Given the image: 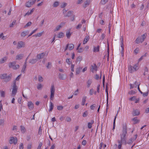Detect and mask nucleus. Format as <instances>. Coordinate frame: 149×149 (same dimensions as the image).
I'll return each mask as SVG.
<instances>
[{"mask_svg":"<svg viewBox=\"0 0 149 149\" xmlns=\"http://www.w3.org/2000/svg\"><path fill=\"white\" fill-rule=\"evenodd\" d=\"M123 133L122 134L120 135L121 140H118V143H123L125 145H126L127 144V142L126 141V138L125 137L127 133V127L126 123H125L123 124Z\"/></svg>","mask_w":149,"mask_h":149,"instance_id":"obj_1","label":"nucleus"},{"mask_svg":"<svg viewBox=\"0 0 149 149\" xmlns=\"http://www.w3.org/2000/svg\"><path fill=\"white\" fill-rule=\"evenodd\" d=\"M12 75L10 74L8 75L7 73L1 74L0 75V78L2 79H3L5 82H8L11 80Z\"/></svg>","mask_w":149,"mask_h":149,"instance_id":"obj_2","label":"nucleus"},{"mask_svg":"<svg viewBox=\"0 0 149 149\" xmlns=\"http://www.w3.org/2000/svg\"><path fill=\"white\" fill-rule=\"evenodd\" d=\"M16 63V61L10 63H9V66L10 68H12L14 70H16L19 68V65H15Z\"/></svg>","mask_w":149,"mask_h":149,"instance_id":"obj_3","label":"nucleus"},{"mask_svg":"<svg viewBox=\"0 0 149 149\" xmlns=\"http://www.w3.org/2000/svg\"><path fill=\"white\" fill-rule=\"evenodd\" d=\"M55 92V88L54 85H52L50 89V99L52 100H53L54 99V95Z\"/></svg>","mask_w":149,"mask_h":149,"instance_id":"obj_4","label":"nucleus"},{"mask_svg":"<svg viewBox=\"0 0 149 149\" xmlns=\"http://www.w3.org/2000/svg\"><path fill=\"white\" fill-rule=\"evenodd\" d=\"M48 55V53L46 54L45 52H43L38 54L37 55V58L38 59L43 58L45 56H47Z\"/></svg>","mask_w":149,"mask_h":149,"instance_id":"obj_5","label":"nucleus"},{"mask_svg":"<svg viewBox=\"0 0 149 149\" xmlns=\"http://www.w3.org/2000/svg\"><path fill=\"white\" fill-rule=\"evenodd\" d=\"M17 141V139L16 137H12L10 138V139L9 141V143L11 144L13 143L14 144H16Z\"/></svg>","mask_w":149,"mask_h":149,"instance_id":"obj_6","label":"nucleus"},{"mask_svg":"<svg viewBox=\"0 0 149 149\" xmlns=\"http://www.w3.org/2000/svg\"><path fill=\"white\" fill-rule=\"evenodd\" d=\"M25 43L23 41H19L18 43L17 48L19 49L21 47H25Z\"/></svg>","mask_w":149,"mask_h":149,"instance_id":"obj_7","label":"nucleus"},{"mask_svg":"<svg viewBox=\"0 0 149 149\" xmlns=\"http://www.w3.org/2000/svg\"><path fill=\"white\" fill-rule=\"evenodd\" d=\"M35 3V1H29L27 2L25 4L26 7L28 8H29L34 3Z\"/></svg>","mask_w":149,"mask_h":149,"instance_id":"obj_8","label":"nucleus"},{"mask_svg":"<svg viewBox=\"0 0 149 149\" xmlns=\"http://www.w3.org/2000/svg\"><path fill=\"white\" fill-rule=\"evenodd\" d=\"M135 138H131L130 139H129L128 141L127 142V144H130L132 142H133V141L135 140L137 138V134H136L135 135Z\"/></svg>","mask_w":149,"mask_h":149,"instance_id":"obj_9","label":"nucleus"},{"mask_svg":"<svg viewBox=\"0 0 149 149\" xmlns=\"http://www.w3.org/2000/svg\"><path fill=\"white\" fill-rule=\"evenodd\" d=\"M17 90V86H13L12 91V94L15 95L16 93Z\"/></svg>","mask_w":149,"mask_h":149,"instance_id":"obj_10","label":"nucleus"},{"mask_svg":"<svg viewBox=\"0 0 149 149\" xmlns=\"http://www.w3.org/2000/svg\"><path fill=\"white\" fill-rule=\"evenodd\" d=\"M140 114V111L138 109L133 110L132 114L133 116H138Z\"/></svg>","mask_w":149,"mask_h":149,"instance_id":"obj_11","label":"nucleus"},{"mask_svg":"<svg viewBox=\"0 0 149 149\" xmlns=\"http://www.w3.org/2000/svg\"><path fill=\"white\" fill-rule=\"evenodd\" d=\"M94 65H91V70L93 73L94 72V70L97 71V66L95 64Z\"/></svg>","mask_w":149,"mask_h":149,"instance_id":"obj_12","label":"nucleus"},{"mask_svg":"<svg viewBox=\"0 0 149 149\" xmlns=\"http://www.w3.org/2000/svg\"><path fill=\"white\" fill-rule=\"evenodd\" d=\"M24 56V54H20L17 55L16 56L15 59L16 60H19L22 59Z\"/></svg>","mask_w":149,"mask_h":149,"instance_id":"obj_13","label":"nucleus"},{"mask_svg":"<svg viewBox=\"0 0 149 149\" xmlns=\"http://www.w3.org/2000/svg\"><path fill=\"white\" fill-rule=\"evenodd\" d=\"M28 106L30 110H32L33 109V104L31 102H28Z\"/></svg>","mask_w":149,"mask_h":149,"instance_id":"obj_14","label":"nucleus"},{"mask_svg":"<svg viewBox=\"0 0 149 149\" xmlns=\"http://www.w3.org/2000/svg\"><path fill=\"white\" fill-rule=\"evenodd\" d=\"M29 32V31L28 30L24 31L21 33V36L22 37H24L27 35L28 34Z\"/></svg>","mask_w":149,"mask_h":149,"instance_id":"obj_15","label":"nucleus"},{"mask_svg":"<svg viewBox=\"0 0 149 149\" xmlns=\"http://www.w3.org/2000/svg\"><path fill=\"white\" fill-rule=\"evenodd\" d=\"M59 78L60 79L64 80L66 77V75L64 74H62L61 73H59Z\"/></svg>","mask_w":149,"mask_h":149,"instance_id":"obj_16","label":"nucleus"},{"mask_svg":"<svg viewBox=\"0 0 149 149\" xmlns=\"http://www.w3.org/2000/svg\"><path fill=\"white\" fill-rule=\"evenodd\" d=\"M73 12L72 11H68L67 14L64 15V17H69L70 16H72V15H74L73 14Z\"/></svg>","mask_w":149,"mask_h":149,"instance_id":"obj_17","label":"nucleus"},{"mask_svg":"<svg viewBox=\"0 0 149 149\" xmlns=\"http://www.w3.org/2000/svg\"><path fill=\"white\" fill-rule=\"evenodd\" d=\"M37 61V60L36 59H31L29 60V63L33 64L36 63Z\"/></svg>","mask_w":149,"mask_h":149,"instance_id":"obj_18","label":"nucleus"},{"mask_svg":"<svg viewBox=\"0 0 149 149\" xmlns=\"http://www.w3.org/2000/svg\"><path fill=\"white\" fill-rule=\"evenodd\" d=\"M90 0H87L85 1L84 3V4L83 5V7L84 8H86L87 6L90 4Z\"/></svg>","mask_w":149,"mask_h":149,"instance_id":"obj_19","label":"nucleus"},{"mask_svg":"<svg viewBox=\"0 0 149 149\" xmlns=\"http://www.w3.org/2000/svg\"><path fill=\"white\" fill-rule=\"evenodd\" d=\"M89 37L88 36H86L85 38L84 39V40L83 41V44H84L86 43L89 40Z\"/></svg>","mask_w":149,"mask_h":149,"instance_id":"obj_20","label":"nucleus"},{"mask_svg":"<svg viewBox=\"0 0 149 149\" xmlns=\"http://www.w3.org/2000/svg\"><path fill=\"white\" fill-rule=\"evenodd\" d=\"M136 43L139 44L140 42H143V41H142L141 37H138L136 39Z\"/></svg>","mask_w":149,"mask_h":149,"instance_id":"obj_21","label":"nucleus"},{"mask_svg":"<svg viewBox=\"0 0 149 149\" xmlns=\"http://www.w3.org/2000/svg\"><path fill=\"white\" fill-rule=\"evenodd\" d=\"M136 117H134L132 119V120L134 121V124H135L139 122L140 120L137 119Z\"/></svg>","mask_w":149,"mask_h":149,"instance_id":"obj_22","label":"nucleus"},{"mask_svg":"<svg viewBox=\"0 0 149 149\" xmlns=\"http://www.w3.org/2000/svg\"><path fill=\"white\" fill-rule=\"evenodd\" d=\"M34 8H33L31 10L30 12H29V11H28L25 14L24 16H25L26 15H29L31 14L34 11Z\"/></svg>","mask_w":149,"mask_h":149,"instance_id":"obj_23","label":"nucleus"},{"mask_svg":"<svg viewBox=\"0 0 149 149\" xmlns=\"http://www.w3.org/2000/svg\"><path fill=\"white\" fill-rule=\"evenodd\" d=\"M7 59L8 57L7 56H6L4 57L0 60V63L1 64L3 63Z\"/></svg>","mask_w":149,"mask_h":149,"instance_id":"obj_24","label":"nucleus"},{"mask_svg":"<svg viewBox=\"0 0 149 149\" xmlns=\"http://www.w3.org/2000/svg\"><path fill=\"white\" fill-rule=\"evenodd\" d=\"M50 108L49 109V111L50 112L52 111L53 110V107H54V104L51 102H50Z\"/></svg>","mask_w":149,"mask_h":149,"instance_id":"obj_25","label":"nucleus"},{"mask_svg":"<svg viewBox=\"0 0 149 149\" xmlns=\"http://www.w3.org/2000/svg\"><path fill=\"white\" fill-rule=\"evenodd\" d=\"M72 35V33H70V31L68 30L66 32V36L68 38H69Z\"/></svg>","mask_w":149,"mask_h":149,"instance_id":"obj_26","label":"nucleus"},{"mask_svg":"<svg viewBox=\"0 0 149 149\" xmlns=\"http://www.w3.org/2000/svg\"><path fill=\"white\" fill-rule=\"evenodd\" d=\"M128 70L129 72L130 73H132L134 72V70L133 68H132V67L131 65H130L128 67Z\"/></svg>","mask_w":149,"mask_h":149,"instance_id":"obj_27","label":"nucleus"},{"mask_svg":"<svg viewBox=\"0 0 149 149\" xmlns=\"http://www.w3.org/2000/svg\"><path fill=\"white\" fill-rule=\"evenodd\" d=\"M64 36V34L62 32L59 33L57 36L58 38H63Z\"/></svg>","mask_w":149,"mask_h":149,"instance_id":"obj_28","label":"nucleus"},{"mask_svg":"<svg viewBox=\"0 0 149 149\" xmlns=\"http://www.w3.org/2000/svg\"><path fill=\"white\" fill-rule=\"evenodd\" d=\"M74 47V45L72 44H69L68 49L69 50H72Z\"/></svg>","mask_w":149,"mask_h":149,"instance_id":"obj_29","label":"nucleus"},{"mask_svg":"<svg viewBox=\"0 0 149 149\" xmlns=\"http://www.w3.org/2000/svg\"><path fill=\"white\" fill-rule=\"evenodd\" d=\"M82 69V68L79 67L77 68L76 70V74L77 75L79 74L80 72V70Z\"/></svg>","mask_w":149,"mask_h":149,"instance_id":"obj_30","label":"nucleus"},{"mask_svg":"<svg viewBox=\"0 0 149 149\" xmlns=\"http://www.w3.org/2000/svg\"><path fill=\"white\" fill-rule=\"evenodd\" d=\"M86 98L87 97L86 96H84L82 98L81 104L82 105H85V102H86Z\"/></svg>","mask_w":149,"mask_h":149,"instance_id":"obj_31","label":"nucleus"},{"mask_svg":"<svg viewBox=\"0 0 149 149\" xmlns=\"http://www.w3.org/2000/svg\"><path fill=\"white\" fill-rule=\"evenodd\" d=\"M100 46H98L97 47H94L93 49V52H97L99 51V49Z\"/></svg>","mask_w":149,"mask_h":149,"instance_id":"obj_32","label":"nucleus"},{"mask_svg":"<svg viewBox=\"0 0 149 149\" xmlns=\"http://www.w3.org/2000/svg\"><path fill=\"white\" fill-rule=\"evenodd\" d=\"M26 66L27 64L25 65V64H24L23 65L22 67V72H23V73H24L25 71L26 68Z\"/></svg>","mask_w":149,"mask_h":149,"instance_id":"obj_33","label":"nucleus"},{"mask_svg":"<svg viewBox=\"0 0 149 149\" xmlns=\"http://www.w3.org/2000/svg\"><path fill=\"white\" fill-rule=\"evenodd\" d=\"M92 83V81L91 79H89L87 82V87H89L90 86V85Z\"/></svg>","mask_w":149,"mask_h":149,"instance_id":"obj_34","label":"nucleus"},{"mask_svg":"<svg viewBox=\"0 0 149 149\" xmlns=\"http://www.w3.org/2000/svg\"><path fill=\"white\" fill-rule=\"evenodd\" d=\"M16 22V20H14L12 23L10 24V27H13V26L15 25Z\"/></svg>","mask_w":149,"mask_h":149,"instance_id":"obj_35","label":"nucleus"},{"mask_svg":"<svg viewBox=\"0 0 149 149\" xmlns=\"http://www.w3.org/2000/svg\"><path fill=\"white\" fill-rule=\"evenodd\" d=\"M108 1V0H101L100 3L102 5L105 4Z\"/></svg>","mask_w":149,"mask_h":149,"instance_id":"obj_36","label":"nucleus"},{"mask_svg":"<svg viewBox=\"0 0 149 149\" xmlns=\"http://www.w3.org/2000/svg\"><path fill=\"white\" fill-rule=\"evenodd\" d=\"M31 22H29L28 23H27L25 26H24V28H25L26 27L29 26L31 25Z\"/></svg>","mask_w":149,"mask_h":149,"instance_id":"obj_37","label":"nucleus"},{"mask_svg":"<svg viewBox=\"0 0 149 149\" xmlns=\"http://www.w3.org/2000/svg\"><path fill=\"white\" fill-rule=\"evenodd\" d=\"M82 60V57L81 56H79L76 59V61L77 62H80Z\"/></svg>","mask_w":149,"mask_h":149,"instance_id":"obj_38","label":"nucleus"},{"mask_svg":"<svg viewBox=\"0 0 149 149\" xmlns=\"http://www.w3.org/2000/svg\"><path fill=\"white\" fill-rule=\"evenodd\" d=\"M132 68H133L134 71H136L138 69V66L136 64L134 65L133 67H132Z\"/></svg>","mask_w":149,"mask_h":149,"instance_id":"obj_39","label":"nucleus"},{"mask_svg":"<svg viewBox=\"0 0 149 149\" xmlns=\"http://www.w3.org/2000/svg\"><path fill=\"white\" fill-rule=\"evenodd\" d=\"M146 36H147V34H146V33H144L142 36V38H142V41H144V40L146 38Z\"/></svg>","mask_w":149,"mask_h":149,"instance_id":"obj_40","label":"nucleus"},{"mask_svg":"<svg viewBox=\"0 0 149 149\" xmlns=\"http://www.w3.org/2000/svg\"><path fill=\"white\" fill-rule=\"evenodd\" d=\"M109 43H108L107 44V60H109Z\"/></svg>","mask_w":149,"mask_h":149,"instance_id":"obj_41","label":"nucleus"},{"mask_svg":"<svg viewBox=\"0 0 149 149\" xmlns=\"http://www.w3.org/2000/svg\"><path fill=\"white\" fill-rule=\"evenodd\" d=\"M59 2L58 1H55L54 3L53 6L54 7H57L59 5Z\"/></svg>","mask_w":149,"mask_h":149,"instance_id":"obj_42","label":"nucleus"},{"mask_svg":"<svg viewBox=\"0 0 149 149\" xmlns=\"http://www.w3.org/2000/svg\"><path fill=\"white\" fill-rule=\"evenodd\" d=\"M21 128V131L22 133H24L25 132V127L22 126H20Z\"/></svg>","mask_w":149,"mask_h":149,"instance_id":"obj_43","label":"nucleus"},{"mask_svg":"<svg viewBox=\"0 0 149 149\" xmlns=\"http://www.w3.org/2000/svg\"><path fill=\"white\" fill-rule=\"evenodd\" d=\"M148 91H149L147 89V92H146L145 93H142V94H143V96L144 97H146V96H147L148 95Z\"/></svg>","mask_w":149,"mask_h":149,"instance_id":"obj_44","label":"nucleus"},{"mask_svg":"<svg viewBox=\"0 0 149 149\" xmlns=\"http://www.w3.org/2000/svg\"><path fill=\"white\" fill-rule=\"evenodd\" d=\"M52 63L51 62H48V65L46 67L47 69H50L51 68L52 66Z\"/></svg>","mask_w":149,"mask_h":149,"instance_id":"obj_45","label":"nucleus"},{"mask_svg":"<svg viewBox=\"0 0 149 149\" xmlns=\"http://www.w3.org/2000/svg\"><path fill=\"white\" fill-rule=\"evenodd\" d=\"M42 85L41 84H38L37 86V88L38 89L40 90L42 88Z\"/></svg>","mask_w":149,"mask_h":149,"instance_id":"obj_46","label":"nucleus"},{"mask_svg":"<svg viewBox=\"0 0 149 149\" xmlns=\"http://www.w3.org/2000/svg\"><path fill=\"white\" fill-rule=\"evenodd\" d=\"M61 28V26L58 25L56 26V29L54 30L55 31H58L59 29Z\"/></svg>","mask_w":149,"mask_h":149,"instance_id":"obj_47","label":"nucleus"},{"mask_svg":"<svg viewBox=\"0 0 149 149\" xmlns=\"http://www.w3.org/2000/svg\"><path fill=\"white\" fill-rule=\"evenodd\" d=\"M37 30H38V29L37 28L36 29H35V30H33L32 31V32L30 34H29V35L28 37H29L31 36L33 33H35L37 31Z\"/></svg>","mask_w":149,"mask_h":149,"instance_id":"obj_48","label":"nucleus"},{"mask_svg":"<svg viewBox=\"0 0 149 149\" xmlns=\"http://www.w3.org/2000/svg\"><path fill=\"white\" fill-rule=\"evenodd\" d=\"M63 109V107L62 106H57V109L59 111L62 110Z\"/></svg>","mask_w":149,"mask_h":149,"instance_id":"obj_49","label":"nucleus"},{"mask_svg":"<svg viewBox=\"0 0 149 149\" xmlns=\"http://www.w3.org/2000/svg\"><path fill=\"white\" fill-rule=\"evenodd\" d=\"M136 92L133 91H131L129 92V94L130 95H133L136 93Z\"/></svg>","mask_w":149,"mask_h":149,"instance_id":"obj_50","label":"nucleus"},{"mask_svg":"<svg viewBox=\"0 0 149 149\" xmlns=\"http://www.w3.org/2000/svg\"><path fill=\"white\" fill-rule=\"evenodd\" d=\"M38 80L39 82H42L43 81V78L42 76H39L38 77Z\"/></svg>","mask_w":149,"mask_h":149,"instance_id":"obj_51","label":"nucleus"},{"mask_svg":"<svg viewBox=\"0 0 149 149\" xmlns=\"http://www.w3.org/2000/svg\"><path fill=\"white\" fill-rule=\"evenodd\" d=\"M71 59L70 58H67L66 59V62L69 64L70 65L71 63V62L70 61Z\"/></svg>","mask_w":149,"mask_h":149,"instance_id":"obj_52","label":"nucleus"},{"mask_svg":"<svg viewBox=\"0 0 149 149\" xmlns=\"http://www.w3.org/2000/svg\"><path fill=\"white\" fill-rule=\"evenodd\" d=\"M42 134V130L41 128V126H40L39 129L38 134L39 135H41Z\"/></svg>","mask_w":149,"mask_h":149,"instance_id":"obj_53","label":"nucleus"},{"mask_svg":"<svg viewBox=\"0 0 149 149\" xmlns=\"http://www.w3.org/2000/svg\"><path fill=\"white\" fill-rule=\"evenodd\" d=\"M96 105L94 104L90 106V109L91 110H93L95 108Z\"/></svg>","mask_w":149,"mask_h":149,"instance_id":"obj_54","label":"nucleus"},{"mask_svg":"<svg viewBox=\"0 0 149 149\" xmlns=\"http://www.w3.org/2000/svg\"><path fill=\"white\" fill-rule=\"evenodd\" d=\"M4 121L5 120L4 119H0V125H3L4 123Z\"/></svg>","mask_w":149,"mask_h":149,"instance_id":"obj_55","label":"nucleus"},{"mask_svg":"<svg viewBox=\"0 0 149 149\" xmlns=\"http://www.w3.org/2000/svg\"><path fill=\"white\" fill-rule=\"evenodd\" d=\"M115 122H116V118L115 119H114V120H113V129H112L113 130L115 128Z\"/></svg>","mask_w":149,"mask_h":149,"instance_id":"obj_56","label":"nucleus"},{"mask_svg":"<svg viewBox=\"0 0 149 149\" xmlns=\"http://www.w3.org/2000/svg\"><path fill=\"white\" fill-rule=\"evenodd\" d=\"M136 96H133L130 98L129 99V100L131 101H134L136 100Z\"/></svg>","mask_w":149,"mask_h":149,"instance_id":"obj_57","label":"nucleus"},{"mask_svg":"<svg viewBox=\"0 0 149 149\" xmlns=\"http://www.w3.org/2000/svg\"><path fill=\"white\" fill-rule=\"evenodd\" d=\"M43 32H40L37 33L36 34V37H40L41 36Z\"/></svg>","mask_w":149,"mask_h":149,"instance_id":"obj_58","label":"nucleus"},{"mask_svg":"<svg viewBox=\"0 0 149 149\" xmlns=\"http://www.w3.org/2000/svg\"><path fill=\"white\" fill-rule=\"evenodd\" d=\"M71 118L69 117H67L66 119V120L68 122H70L71 121Z\"/></svg>","mask_w":149,"mask_h":149,"instance_id":"obj_59","label":"nucleus"},{"mask_svg":"<svg viewBox=\"0 0 149 149\" xmlns=\"http://www.w3.org/2000/svg\"><path fill=\"white\" fill-rule=\"evenodd\" d=\"M42 145V142H40L39 143L37 149H40L41 148Z\"/></svg>","mask_w":149,"mask_h":149,"instance_id":"obj_60","label":"nucleus"},{"mask_svg":"<svg viewBox=\"0 0 149 149\" xmlns=\"http://www.w3.org/2000/svg\"><path fill=\"white\" fill-rule=\"evenodd\" d=\"M88 115V113L87 111H85L84 112L83 114V116L84 117H86Z\"/></svg>","mask_w":149,"mask_h":149,"instance_id":"obj_61","label":"nucleus"},{"mask_svg":"<svg viewBox=\"0 0 149 149\" xmlns=\"http://www.w3.org/2000/svg\"><path fill=\"white\" fill-rule=\"evenodd\" d=\"M93 92H94L93 89H91L90 90L89 94L90 95H92L93 94Z\"/></svg>","mask_w":149,"mask_h":149,"instance_id":"obj_62","label":"nucleus"},{"mask_svg":"<svg viewBox=\"0 0 149 149\" xmlns=\"http://www.w3.org/2000/svg\"><path fill=\"white\" fill-rule=\"evenodd\" d=\"M67 5L66 3H64L63 4H62L61 6V8H64Z\"/></svg>","mask_w":149,"mask_h":149,"instance_id":"obj_63","label":"nucleus"},{"mask_svg":"<svg viewBox=\"0 0 149 149\" xmlns=\"http://www.w3.org/2000/svg\"><path fill=\"white\" fill-rule=\"evenodd\" d=\"M139 51V49L138 48H137L136 49L134 50V52L136 54L138 53Z\"/></svg>","mask_w":149,"mask_h":149,"instance_id":"obj_64","label":"nucleus"}]
</instances>
